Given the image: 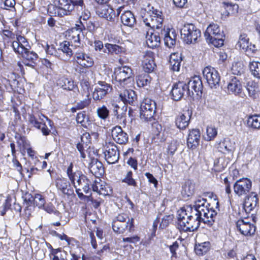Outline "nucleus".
Here are the masks:
<instances>
[{"mask_svg": "<svg viewBox=\"0 0 260 260\" xmlns=\"http://www.w3.org/2000/svg\"><path fill=\"white\" fill-rule=\"evenodd\" d=\"M151 78L148 74H141L137 77V83L140 87L146 86L150 83Z\"/></svg>", "mask_w": 260, "mask_h": 260, "instance_id": "nucleus-46", "label": "nucleus"}, {"mask_svg": "<svg viewBox=\"0 0 260 260\" xmlns=\"http://www.w3.org/2000/svg\"><path fill=\"white\" fill-rule=\"evenodd\" d=\"M191 114L190 111L186 110L177 116L175 119L176 126L179 129L186 128L189 123Z\"/></svg>", "mask_w": 260, "mask_h": 260, "instance_id": "nucleus-23", "label": "nucleus"}, {"mask_svg": "<svg viewBox=\"0 0 260 260\" xmlns=\"http://www.w3.org/2000/svg\"><path fill=\"white\" fill-rule=\"evenodd\" d=\"M129 219L128 215L125 213L118 214L113 219L112 221L115 222H126Z\"/></svg>", "mask_w": 260, "mask_h": 260, "instance_id": "nucleus-59", "label": "nucleus"}, {"mask_svg": "<svg viewBox=\"0 0 260 260\" xmlns=\"http://www.w3.org/2000/svg\"><path fill=\"white\" fill-rule=\"evenodd\" d=\"M112 136L113 140L119 144H125L128 140L127 134L119 126L113 127L112 129Z\"/></svg>", "mask_w": 260, "mask_h": 260, "instance_id": "nucleus-21", "label": "nucleus"}, {"mask_svg": "<svg viewBox=\"0 0 260 260\" xmlns=\"http://www.w3.org/2000/svg\"><path fill=\"white\" fill-rule=\"evenodd\" d=\"M44 209L48 213H55V214H58L59 212L56 211L54 207L52 204H47L43 207Z\"/></svg>", "mask_w": 260, "mask_h": 260, "instance_id": "nucleus-62", "label": "nucleus"}, {"mask_svg": "<svg viewBox=\"0 0 260 260\" xmlns=\"http://www.w3.org/2000/svg\"><path fill=\"white\" fill-rule=\"evenodd\" d=\"M204 35L207 41L214 46L219 47L223 45L225 36L218 24H210L207 27Z\"/></svg>", "mask_w": 260, "mask_h": 260, "instance_id": "nucleus-4", "label": "nucleus"}, {"mask_svg": "<svg viewBox=\"0 0 260 260\" xmlns=\"http://www.w3.org/2000/svg\"><path fill=\"white\" fill-rule=\"evenodd\" d=\"M92 189L93 191L97 192L100 194L109 196L112 192V190L104 182H100L95 181L92 185Z\"/></svg>", "mask_w": 260, "mask_h": 260, "instance_id": "nucleus-32", "label": "nucleus"}, {"mask_svg": "<svg viewBox=\"0 0 260 260\" xmlns=\"http://www.w3.org/2000/svg\"><path fill=\"white\" fill-rule=\"evenodd\" d=\"M88 137H89V135L87 134H84L81 137V142L78 143L76 146L77 149L80 153L81 157L83 158L86 157L84 150L85 148H87V143H89V140L87 139Z\"/></svg>", "mask_w": 260, "mask_h": 260, "instance_id": "nucleus-39", "label": "nucleus"}, {"mask_svg": "<svg viewBox=\"0 0 260 260\" xmlns=\"http://www.w3.org/2000/svg\"><path fill=\"white\" fill-rule=\"evenodd\" d=\"M132 75L133 72L131 68L127 66L117 68L112 75L113 82L115 84L118 83L123 86L126 84L125 82L129 80Z\"/></svg>", "mask_w": 260, "mask_h": 260, "instance_id": "nucleus-7", "label": "nucleus"}, {"mask_svg": "<svg viewBox=\"0 0 260 260\" xmlns=\"http://www.w3.org/2000/svg\"><path fill=\"white\" fill-rule=\"evenodd\" d=\"M203 86L201 79L200 76H195L192 77L188 82L187 85V89L189 94H190V92L192 94H194V92L197 95H200L202 93V90Z\"/></svg>", "mask_w": 260, "mask_h": 260, "instance_id": "nucleus-16", "label": "nucleus"}, {"mask_svg": "<svg viewBox=\"0 0 260 260\" xmlns=\"http://www.w3.org/2000/svg\"><path fill=\"white\" fill-rule=\"evenodd\" d=\"M201 134L199 129H193L189 131L188 134L187 144L188 148L195 149L199 144Z\"/></svg>", "mask_w": 260, "mask_h": 260, "instance_id": "nucleus-25", "label": "nucleus"}, {"mask_svg": "<svg viewBox=\"0 0 260 260\" xmlns=\"http://www.w3.org/2000/svg\"><path fill=\"white\" fill-rule=\"evenodd\" d=\"M99 16L106 19L107 20L111 21L115 17L116 14L113 9L109 6H103L99 8L97 11Z\"/></svg>", "mask_w": 260, "mask_h": 260, "instance_id": "nucleus-33", "label": "nucleus"}, {"mask_svg": "<svg viewBox=\"0 0 260 260\" xmlns=\"http://www.w3.org/2000/svg\"><path fill=\"white\" fill-rule=\"evenodd\" d=\"M73 165L72 163H71L70 166L68 167L67 171V173L69 178L70 180H74L75 179V177L77 178V174L80 173L79 171L73 172Z\"/></svg>", "mask_w": 260, "mask_h": 260, "instance_id": "nucleus-58", "label": "nucleus"}, {"mask_svg": "<svg viewBox=\"0 0 260 260\" xmlns=\"http://www.w3.org/2000/svg\"><path fill=\"white\" fill-rule=\"evenodd\" d=\"M58 86L67 91H73L77 88L74 81L65 76L60 77L56 82Z\"/></svg>", "mask_w": 260, "mask_h": 260, "instance_id": "nucleus-26", "label": "nucleus"}, {"mask_svg": "<svg viewBox=\"0 0 260 260\" xmlns=\"http://www.w3.org/2000/svg\"><path fill=\"white\" fill-rule=\"evenodd\" d=\"M78 28H73L71 32L69 37H70V41L72 44L76 48H81L80 45V36L81 34L82 27L79 25H77Z\"/></svg>", "mask_w": 260, "mask_h": 260, "instance_id": "nucleus-34", "label": "nucleus"}, {"mask_svg": "<svg viewBox=\"0 0 260 260\" xmlns=\"http://www.w3.org/2000/svg\"><path fill=\"white\" fill-rule=\"evenodd\" d=\"M110 84L103 81H99L92 93V98L94 101H100L112 91Z\"/></svg>", "mask_w": 260, "mask_h": 260, "instance_id": "nucleus-12", "label": "nucleus"}, {"mask_svg": "<svg viewBox=\"0 0 260 260\" xmlns=\"http://www.w3.org/2000/svg\"><path fill=\"white\" fill-rule=\"evenodd\" d=\"M249 68L252 75L257 79H260V62L252 61L249 63Z\"/></svg>", "mask_w": 260, "mask_h": 260, "instance_id": "nucleus-44", "label": "nucleus"}, {"mask_svg": "<svg viewBox=\"0 0 260 260\" xmlns=\"http://www.w3.org/2000/svg\"><path fill=\"white\" fill-rule=\"evenodd\" d=\"M244 66L241 62H235L232 67L231 71L233 74L241 75L244 73Z\"/></svg>", "mask_w": 260, "mask_h": 260, "instance_id": "nucleus-48", "label": "nucleus"}, {"mask_svg": "<svg viewBox=\"0 0 260 260\" xmlns=\"http://www.w3.org/2000/svg\"><path fill=\"white\" fill-rule=\"evenodd\" d=\"M203 218V215L192 210L191 206L183 207L178 211L179 229L184 232H193L199 227Z\"/></svg>", "mask_w": 260, "mask_h": 260, "instance_id": "nucleus-2", "label": "nucleus"}, {"mask_svg": "<svg viewBox=\"0 0 260 260\" xmlns=\"http://www.w3.org/2000/svg\"><path fill=\"white\" fill-rule=\"evenodd\" d=\"M119 98L125 104L133 105L137 99V95L133 90L123 89L119 93Z\"/></svg>", "mask_w": 260, "mask_h": 260, "instance_id": "nucleus-29", "label": "nucleus"}, {"mask_svg": "<svg viewBox=\"0 0 260 260\" xmlns=\"http://www.w3.org/2000/svg\"><path fill=\"white\" fill-rule=\"evenodd\" d=\"M207 200L204 198L199 197L194 202V207L192 210H196L200 215H203V222L207 223L209 225H212L215 221L217 212L212 208L210 209L207 204Z\"/></svg>", "mask_w": 260, "mask_h": 260, "instance_id": "nucleus-3", "label": "nucleus"}, {"mask_svg": "<svg viewBox=\"0 0 260 260\" xmlns=\"http://www.w3.org/2000/svg\"><path fill=\"white\" fill-rule=\"evenodd\" d=\"M142 66L146 73H150L153 71L155 64L154 61V53L152 52L148 51L144 53Z\"/></svg>", "mask_w": 260, "mask_h": 260, "instance_id": "nucleus-19", "label": "nucleus"}, {"mask_svg": "<svg viewBox=\"0 0 260 260\" xmlns=\"http://www.w3.org/2000/svg\"><path fill=\"white\" fill-rule=\"evenodd\" d=\"M203 75L207 83L211 88H217L219 86L220 78L217 71L211 66L205 67Z\"/></svg>", "mask_w": 260, "mask_h": 260, "instance_id": "nucleus-8", "label": "nucleus"}, {"mask_svg": "<svg viewBox=\"0 0 260 260\" xmlns=\"http://www.w3.org/2000/svg\"><path fill=\"white\" fill-rule=\"evenodd\" d=\"M194 186L190 181H187L182 186V194L184 197H190L194 192Z\"/></svg>", "mask_w": 260, "mask_h": 260, "instance_id": "nucleus-43", "label": "nucleus"}, {"mask_svg": "<svg viewBox=\"0 0 260 260\" xmlns=\"http://www.w3.org/2000/svg\"><path fill=\"white\" fill-rule=\"evenodd\" d=\"M172 220V217L171 215L164 216L161 220L160 223V227L162 229L166 228Z\"/></svg>", "mask_w": 260, "mask_h": 260, "instance_id": "nucleus-61", "label": "nucleus"}, {"mask_svg": "<svg viewBox=\"0 0 260 260\" xmlns=\"http://www.w3.org/2000/svg\"><path fill=\"white\" fill-rule=\"evenodd\" d=\"M90 169L91 172L95 175H101L104 172L102 164L98 160L91 163Z\"/></svg>", "mask_w": 260, "mask_h": 260, "instance_id": "nucleus-45", "label": "nucleus"}, {"mask_svg": "<svg viewBox=\"0 0 260 260\" xmlns=\"http://www.w3.org/2000/svg\"><path fill=\"white\" fill-rule=\"evenodd\" d=\"M58 3V7L49 6L48 12L54 16L63 17L70 15L74 8H76L78 10L81 11L79 17V25L84 27L85 24L87 25V21L90 17V12L85 8L83 0H59Z\"/></svg>", "mask_w": 260, "mask_h": 260, "instance_id": "nucleus-1", "label": "nucleus"}, {"mask_svg": "<svg viewBox=\"0 0 260 260\" xmlns=\"http://www.w3.org/2000/svg\"><path fill=\"white\" fill-rule=\"evenodd\" d=\"M105 47L108 50V53L112 54H118L123 51L122 47L116 44L106 43Z\"/></svg>", "mask_w": 260, "mask_h": 260, "instance_id": "nucleus-47", "label": "nucleus"}, {"mask_svg": "<svg viewBox=\"0 0 260 260\" xmlns=\"http://www.w3.org/2000/svg\"><path fill=\"white\" fill-rule=\"evenodd\" d=\"M170 252L171 253V258H176L177 257V254L176 250L179 248V243L177 241L174 242L172 245L169 246Z\"/></svg>", "mask_w": 260, "mask_h": 260, "instance_id": "nucleus-57", "label": "nucleus"}, {"mask_svg": "<svg viewBox=\"0 0 260 260\" xmlns=\"http://www.w3.org/2000/svg\"><path fill=\"white\" fill-rule=\"evenodd\" d=\"M228 165V161L223 158H219L214 162V170L216 172H221Z\"/></svg>", "mask_w": 260, "mask_h": 260, "instance_id": "nucleus-49", "label": "nucleus"}, {"mask_svg": "<svg viewBox=\"0 0 260 260\" xmlns=\"http://www.w3.org/2000/svg\"><path fill=\"white\" fill-rule=\"evenodd\" d=\"M12 47L15 52L19 54L30 49V46L26 39L20 35H16V38L12 43Z\"/></svg>", "mask_w": 260, "mask_h": 260, "instance_id": "nucleus-14", "label": "nucleus"}, {"mask_svg": "<svg viewBox=\"0 0 260 260\" xmlns=\"http://www.w3.org/2000/svg\"><path fill=\"white\" fill-rule=\"evenodd\" d=\"M155 110V102L150 99H145L140 106V117L141 119L144 121L153 122L155 120L154 115Z\"/></svg>", "mask_w": 260, "mask_h": 260, "instance_id": "nucleus-5", "label": "nucleus"}, {"mask_svg": "<svg viewBox=\"0 0 260 260\" xmlns=\"http://www.w3.org/2000/svg\"><path fill=\"white\" fill-rule=\"evenodd\" d=\"M132 175L133 172L131 171L127 172L122 182L127 184L128 185L136 186L137 183L135 180L132 177Z\"/></svg>", "mask_w": 260, "mask_h": 260, "instance_id": "nucleus-54", "label": "nucleus"}, {"mask_svg": "<svg viewBox=\"0 0 260 260\" xmlns=\"http://www.w3.org/2000/svg\"><path fill=\"white\" fill-rule=\"evenodd\" d=\"M74 58L77 63L84 68H90L94 64L93 59L86 54L82 48H79L75 52Z\"/></svg>", "mask_w": 260, "mask_h": 260, "instance_id": "nucleus-13", "label": "nucleus"}, {"mask_svg": "<svg viewBox=\"0 0 260 260\" xmlns=\"http://www.w3.org/2000/svg\"><path fill=\"white\" fill-rule=\"evenodd\" d=\"M87 98L77 103V109L81 110L88 107L91 102V99L89 98V93L86 95Z\"/></svg>", "mask_w": 260, "mask_h": 260, "instance_id": "nucleus-55", "label": "nucleus"}, {"mask_svg": "<svg viewBox=\"0 0 260 260\" xmlns=\"http://www.w3.org/2000/svg\"><path fill=\"white\" fill-rule=\"evenodd\" d=\"M76 121L78 123L81 124L82 126L87 127L90 124L89 117L85 111H82L77 114Z\"/></svg>", "mask_w": 260, "mask_h": 260, "instance_id": "nucleus-42", "label": "nucleus"}, {"mask_svg": "<svg viewBox=\"0 0 260 260\" xmlns=\"http://www.w3.org/2000/svg\"><path fill=\"white\" fill-rule=\"evenodd\" d=\"M96 113L99 118L104 120L107 118L109 115V111L105 105L99 107L96 110Z\"/></svg>", "mask_w": 260, "mask_h": 260, "instance_id": "nucleus-52", "label": "nucleus"}, {"mask_svg": "<svg viewBox=\"0 0 260 260\" xmlns=\"http://www.w3.org/2000/svg\"><path fill=\"white\" fill-rule=\"evenodd\" d=\"M77 178L75 177L74 180H70L71 183L75 188H78L83 185L84 180H86V176L80 173L77 174Z\"/></svg>", "mask_w": 260, "mask_h": 260, "instance_id": "nucleus-51", "label": "nucleus"}, {"mask_svg": "<svg viewBox=\"0 0 260 260\" xmlns=\"http://www.w3.org/2000/svg\"><path fill=\"white\" fill-rule=\"evenodd\" d=\"M238 45L240 48L246 51L248 49H252L251 45H249V38L247 37V35L245 34L240 35Z\"/></svg>", "mask_w": 260, "mask_h": 260, "instance_id": "nucleus-41", "label": "nucleus"}, {"mask_svg": "<svg viewBox=\"0 0 260 260\" xmlns=\"http://www.w3.org/2000/svg\"><path fill=\"white\" fill-rule=\"evenodd\" d=\"M177 149V143L176 141L172 140L168 146V152L173 155Z\"/></svg>", "mask_w": 260, "mask_h": 260, "instance_id": "nucleus-60", "label": "nucleus"}, {"mask_svg": "<svg viewBox=\"0 0 260 260\" xmlns=\"http://www.w3.org/2000/svg\"><path fill=\"white\" fill-rule=\"evenodd\" d=\"M44 119L48 122V124L51 125V121L48 118L44 115H38V118L33 115H29L28 121L30 124L38 129L41 130L43 135L47 136L49 135L50 130L48 128L44 122Z\"/></svg>", "mask_w": 260, "mask_h": 260, "instance_id": "nucleus-9", "label": "nucleus"}, {"mask_svg": "<svg viewBox=\"0 0 260 260\" xmlns=\"http://www.w3.org/2000/svg\"><path fill=\"white\" fill-rule=\"evenodd\" d=\"M158 32L160 35L161 39L163 38L166 46L172 48L175 44L176 35L174 30L164 28Z\"/></svg>", "mask_w": 260, "mask_h": 260, "instance_id": "nucleus-20", "label": "nucleus"}, {"mask_svg": "<svg viewBox=\"0 0 260 260\" xmlns=\"http://www.w3.org/2000/svg\"><path fill=\"white\" fill-rule=\"evenodd\" d=\"M153 17L152 29H155V31H160V30L163 29V18L161 16V12L155 10V13Z\"/></svg>", "mask_w": 260, "mask_h": 260, "instance_id": "nucleus-36", "label": "nucleus"}, {"mask_svg": "<svg viewBox=\"0 0 260 260\" xmlns=\"http://www.w3.org/2000/svg\"><path fill=\"white\" fill-rule=\"evenodd\" d=\"M236 226L240 233L245 236L253 235L255 231V226L248 219H240L236 223Z\"/></svg>", "mask_w": 260, "mask_h": 260, "instance_id": "nucleus-15", "label": "nucleus"}, {"mask_svg": "<svg viewBox=\"0 0 260 260\" xmlns=\"http://www.w3.org/2000/svg\"><path fill=\"white\" fill-rule=\"evenodd\" d=\"M78 49L74 46L73 44H71L68 41H64L61 43L58 49L59 51H61L63 54L66 55L65 59H69L75 52Z\"/></svg>", "mask_w": 260, "mask_h": 260, "instance_id": "nucleus-30", "label": "nucleus"}, {"mask_svg": "<svg viewBox=\"0 0 260 260\" xmlns=\"http://www.w3.org/2000/svg\"><path fill=\"white\" fill-rule=\"evenodd\" d=\"M35 203L39 208L43 207L45 205V200L44 198L40 194L35 196L34 199Z\"/></svg>", "mask_w": 260, "mask_h": 260, "instance_id": "nucleus-56", "label": "nucleus"}, {"mask_svg": "<svg viewBox=\"0 0 260 260\" xmlns=\"http://www.w3.org/2000/svg\"><path fill=\"white\" fill-rule=\"evenodd\" d=\"M155 13V11L147 12L143 17V21L145 24L152 28L153 23V17Z\"/></svg>", "mask_w": 260, "mask_h": 260, "instance_id": "nucleus-50", "label": "nucleus"}, {"mask_svg": "<svg viewBox=\"0 0 260 260\" xmlns=\"http://www.w3.org/2000/svg\"><path fill=\"white\" fill-rule=\"evenodd\" d=\"M252 182L247 178H242L238 180L234 184L233 188L236 194L239 197L246 194L251 188Z\"/></svg>", "mask_w": 260, "mask_h": 260, "instance_id": "nucleus-11", "label": "nucleus"}, {"mask_svg": "<svg viewBox=\"0 0 260 260\" xmlns=\"http://www.w3.org/2000/svg\"><path fill=\"white\" fill-rule=\"evenodd\" d=\"M56 186L63 194L71 196L73 193V190L71 188L70 182L67 179L58 178L56 181Z\"/></svg>", "mask_w": 260, "mask_h": 260, "instance_id": "nucleus-28", "label": "nucleus"}, {"mask_svg": "<svg viewBox=\"0 0 260 260\" xmlns=\"http://www.w3.org/2000/svg\"><path fill=\"white\" fill-rule=\"evenodd\" d=\"M207 136L205 139L207 141H211L214 139L217 134V131L214 126H208L206 128Z\"/></svg>", "mask_w": 260, "mask_h": 260, "instance_id": "nucleus-53", "label": "nucleus"}, {"mask_svg": "<svg viewBox=\"0 0 260 260\" xmlns=\"http://www.w3.org/2000/svg\"><path fill=\"white\" fill-rule=\"evenodd\" d=\"M216 148L224 154H233L236 149V144L234 140L225 138L216 145Z\"/></svg>", "mask_w": 260, "mask_h": 260, "instance_id": "nucleus-17", "label": "nucleus"}, {"mask_svg": "<svg viewBox=\"0 0 260 260\" xmlns=\"http://www.w3.org/2000/svg\"><path fill=\"white\" fill-rule=\"evenodd\" d=\"M183 41L186 44L195 43L201 36V31L192 23L185 24L180 30Z\"/></svg>", "mask_w": 260, "mask_h": 260, "instance_id": "nucleus-6", "label": "nucleus"}, {"mask_svg": "<svg viewBox=\"0 0 260 260\" xmlns=\"http://www.w3.org/2000/svg\"><path fill=\"white\" fill-rule=\"evenodd\" d=\"M170 68L171 70L175 72H179L180 67V62L169 61Z\"/></svg>", "mask_w": 260, "mask_h": 260, "instance_id": "nucleus-64", "label": "nucleus"}, {"mask_svg": "<svg viewBox=\"0 0 260 260\" xmlns=\"http://www.w3.org/2000/svg\"><path fill=\"white\" fill-rule=\"evenodd\" d=\"M103 150L105 159L108 164H113L118 161L119 153L115 145L111 143L106 144L104 146Z\"/></svg>", "mask_w": 260, "mask_h": 260, "instance_id": "nucleus-10", "label": "nucleus"}, {"mask_svg": "<svg viewBox=\"0 0 260 260\" xmlns=\"http://www.w3.org/2000/svg\"><path fill=\"white\" fill-rule=\"evenodd\" d=\"M186 89L187 85L183 82H179L176 83L173 86L171 91L173 99L175 101L180 100Z\"/></svg>", "mask_w": 260, "mask_h": 260, "instance_id": "nucleus-27", "label": "nucleus"}, {"mask_svg": "<svg viewBox=\"0 0 260 260\" xmlns=\"http://www.w3.org/2000/svg\"><path fill=\"white\" fill-rule=\"evenodd\" d=\"M258 203V199L255 192H251L245 198L243 208L247 213H250L256 208Z\"/></svg>", "mask_w": 260, "mask_h": 260, "instance_id": "nucleus-22", "label": "nucleus"}, {"mask_svg": "<svg viewBox=\"0 0 260 260\" xmlns=\"http://www.w3.org/2000/svg\"><path fill=\"white\" fill-rule=\"evenodd\" d=\"M227 90L229 94L238 95L242 91V85L240 80L235 77H232L227 85Z\"/></svg>", "mask_w": 260, "mask_h": 260, "instance_id": "nucleus-24", "label": "nucleus"}, {"mask_svg": "<svg viewBox=\"0 0 260 260\" xmlns=\"http://www.w3.org/2000/svg\"><path fill=\"white\" fill-rule=\"evenodd\" d=\"M112 229L114 232L117 234H122L127 229L129 232L134 230V219H128L126 222L112 221Z\"/></svg>", "mask_w": 260, "mask_h": 260, "instance_id": "nucleus-18", "label": "nucleus"}, {"mask_svg": "<svg viewBox=\"0 0 260 260\" xmlns=\"http://www.w3.org/2000/svg\"><path fill=\"white\" fill-rule=\"evenodd\" d=\"M172 61H177L181 62L182 61V58L181 54L178 52L171 53L170 56V60Z\"/></svg>", "mask_w": 260, "mask_h": 260, "instance_id": "nucleus-63", "label": "nucleus"}, {"mask_svg": "<svg viewBox=\"0 0 260 260\" xmlns=\"http://www.w3.org/2000/svg\"><path fill=\"white\" fill-rule=\"evenodd\" d=\"M121 20L124 25L129 27H133L136 22L134 15L130 11H125L122 14Z\"/></svg>", "mask_w": 260, "mask_h": 260, "instance_id": "nucleus-35", "label": "nucleus"}, {"mask_svg": "<svg viewBox=\"0 0 260 260\" xmlns=\"http://www.w3.org/2000/svg\"><path fill=\"white\" fill-rule=\"evenodd\" d=\"M20 55L25 59L26 61L28 62L26 63V64L29 66H32V64L35 63L38 58V54L33 51H30V49L23 51Z\"/></svg>", "mask_w": 260, "mask_h": 260, "instance_id": "nucleus-37", "label": "nucleus"}, {"mask_svg": "<svg viewBox=\"0 0 260 260\" xmlns=\"http://www.w3.org/2000/svg\"><path fill=\"white\" fill-rule=\"evenodd\" d=\"M248 127L254 129H260V115L254 114L248 116L247 120Z\"/></svg>", "mask_w": 260, "mask_h": 260, "instance_id": "nucleus-38", "label": "nucleus"}, {"mask_svg": "<svg viewBox=\"0 0 260 260\" xmlns=\"http://www.w3.org/2000/svg\"><path fill=\"white\" fill-rule=\"evenodd\" d=\"M158 32L155 31L154 33L148 34L146 37V43L147 46L150 48H154L159 45L161 36Z\"/></svg>", "mask_w": 260, "mask_h": 260, "instance_id": "nucleus-31", "label": "nucleus"}, {"mask_svg": "<svg viewBox=\"0 0 260 260\" xmlns=\"http://www.w3.org/2000/svg\"><path fill=\"white\" fill-rule=\"evenodd\" d=\"M210 248L209 242H204L199 244H196L194 246V251L198 255H203L208 251Z\"/></svg>", "mask_w": 260, "mask_h": 260, "instance_id": "nucleus-40", "label": "nucleus"}]
</instances>
